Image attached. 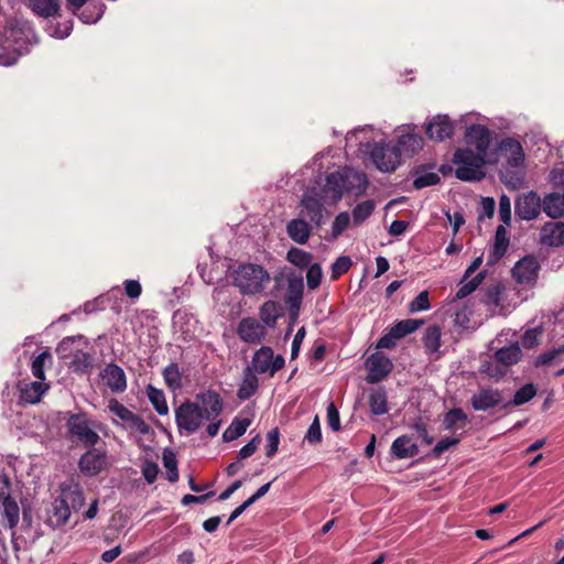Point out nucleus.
Masks as SVG:
<instances>
[{
  "label": "nucleus",
  "instance_id": "nucleus-1",
  "mask_svg": "<svg viewBox=\"0 0 564 564\" xmlns=\"http://www.w3.org/2000/svg\"><path fill=\"white\" fill-rule=\"evenodd\" d=\"M524 151L521 143L512 138L502 139L497 148V153L494 159L502 160V169L500 171L501 181L512 187H517L522 176L511 169L521 167L524 163Z\"/></svg>",
  "mask_w": 564,
  "mask_h": 564
},
{
  "label": "nucleus",
  "instance_id": "nucleus-2",
  "mask_svg": "<svg viewBox=\"0 0 564 564\" xmlns=\"http://www.w3.org/2000/svg\"><path fill=\"white\" fill-rule=\"evenodd\" d=\"M497 159H491L476 153L470 148H459L453 156L455 165V175L464 182L480 181L485 177V165L497 163Z\"/></svg>",
  "mask_w": 564,
  "mask_h": 564
},
{
  "label": "nucleus",
  "instance_id": "nucleus-3",
  "mask_svg": "<svg viewBox=\"0 0 564 564\" xmlns=\"http://www.w3.org/2000/svg\"><path fill=\"white\" fill-rule=\"evenodd\" d=\"M194 404L208 422L206 434L209 437L216 436L221 425L220 414L224 410V400L220 394L210 389L202 391L196 394Z\"/></svg>",
  "mask_w": 564,
  "mask_h": 564
},
{
  "label": "nucleus",
  "instance_id": "nucleus-4",
  "mask_svg": "<svg viewBox=\"0 0 564 564\" xmlns=\"http://www.w3.org/2000/svg\"><path fill=\"white\" fill-rule=\"evenodd\" d=\"M269 281V272L262 265L253 263L241 264L234 274L235 285L238 286L243 294H257L262 292Z\"/></svg>",
  "mask_w": 564,
  "mask_h": 564
},
{
  "label": "nucleus",
  "instance_id": "nucleus-5",
  "mask_svg": "<svg viewBox=\"0 0 564 564\" xmlns=\"http://www.w3.org/2000/svg\"><path fill=\"white\" fill-rule=\"evenodd\" d=\"M67 433L73 442L94 447L100 440L95 423L84 413L72 414L66 423Z\"/></svg>",
  "mask_w": 564,
  "mask_h": 564
},
{
  "label": "nucleus",
  "instance_id": "nucleus-6",
  "mask_svg": "<svg viewBox=\"0 0 564 564\" xmlns=\"http://www.w3.org/2000/svg\"><path fill=\"white\" fill-rule=\"evenodd\" d=\"M329 203L318 188H307L300 200L301 215L319 227L324 220L325 204Z\"/></svg>",
  "mask_w": 564,
  "mask_h": 564
},
{
  "label": "nucleus",
  "instance_id": "nucleus-7",
  "mask_svg": "<svg viewBox=\"0 0 564 564\" xmlns=\"http://www.w3.org/2000/svg\"><path fill=\"white\" fill-rule=\"evenodd\" d=\"M284 358L281 355L274 357L271 347L262 346L253 354L251 365L247 368H251V371L254 373L262 375L268 372L273 377L276 371L284 367Z\"/></svg>",
  "mask_w": 564,
  "mask_h": 564
},
{
  "label": "nucleus",
  "instance_id": "nucleus-8",
  "mask_svg": "<svg viewBox=\"0 0 564 564\" xmlns=\"http://www.w3.org/2000/svg\"><path fill=\"white\" fill-rule=\"evenodd\" d=\"M521 358L522 351L518 343L503 346L495 352V361L505 368L501 369L498 366L489 364L484 371L490 378L499 379L506 375L507 367L518 364Z\"/></svg>",
  "mask_w": 564,
  "mask_h": 564
},
{
  "label": "nucleus",
  "instance_id": "nucleus-9",
  "mask_svg": "<svg viewBox=\"0 0 564 564\" xmlns=\"http://www.w3.org/2000/svg\"><path fill=\"white\" fill-rule=\"evenodd\" d=\"M204 421L205 417L194 402L185 401L175 410V422L178 430L188 435L197 432Z\"/></svg>",
  "mask_w": 564,
  "mask_h": 564
},
{
  "label": "nucleus",
  "instance_id": "nucleus-10",
  "mask_svg": "<svg viewBox=\"0 0 564 564\" xmlns=\"http://www.w3.org/2000/svg\"><path fill=\"white\" fill-rule=\"evenodd\" d=\"M109 411L117 416L124 429H131L139 434L145 435L150 431V426L138 414L133 413L126 405L116 399H111L108 404Z\"/></svg>",
  "mask_w": 564,
  "mask_h": 564
},
{
  "label": "nucleus",
  "instance_id": "nucleus-11",
  "mask_svg": "<svg viewBox=\"0 0 564 564\" xmlns=\"http://www.w3.org/2000/svg\"><path fill=\"white\" fill-rule=\"evenodd\" d=\"M371 158L380 171L389 173L398 167L401 156L395 145L381 143L371 149Z\"/></svg>",
  "mask_w": 564,
  "mask_h": 564
},
{
  "label": "nucleus",
  "instance_id": "nucleus-12",
  "mask_svg": "<svg viewBox=\"0 0 564 564\" xmlns=\"http://www.w3.org/2000/svg\"><path fill=\"white\" fill-rule=\"evenodd\" d=\"M466 148L473 149L476 153L484 156L488 155V150L491 141L490 130L484 124H471L465 132Z\"/></svg>",
  "mask_w": 564,
  "mask_h": 564
},
{
  "label": "nucleus",
  "instance_id": "nucleus-13",
  "mask_svg": "<svg viewBox=\"0 0 564 564\" xmlns=\"http://www.w3.org/2000/svg\"><path fill=\"white\" fill-rule=\"evenodd\" d=\"M368 371L366 380L369 383H377L383 380L392 370V361L380 352L371 354L366 362Z\"/></svg>",
  "mask_w": 564,
  "mask_h": 564
},
{
  "label": "nucleus",
  "instance_id": "nucleus-14",
  "mask_svg": "<svg viewBox=\"0 0 564 564\" xmlns=\"http://www.w3.org/2000/svg\"><path fill=\"white\" fill-rule=\"evenodd\" d=\"M107 463L108 458L106 453L93 447L80 456L78 468L84 475L93 477L102 471Z\"/></svg>",
  "mask_w": 564,
  "mask_h": 564
},
{
  "label": "nucleus",
  "instance_id": "nucleus-15",
  "mask_svg": "<svg viewBox=\"0 0 564 564\" xmlns=\"http://www.w3.org/2000/svg\"><path fill=\"white\" fill-rule=\"evenodd\" d=\"M425 133L430 140L444 141L454 134V124L447 115H436L425 124Z\"/></svg>",
  "mask_w": 564,
  "mask_h": 564
},
{
  "label": "nucleus",
  "instance_id": "nucleus-16",
  "mask_svg": "<svg viewBox=\"0 0 564 564\" xmlns=\"http://www.w3.org/2000/svg\"><path fill=\"white\" fill-rule=\"evenodd\" d=\"M542 204L540 196L534 192L524 193L516 199L514 209L519 218L532 220L540 214Z\"/></svg>",
  "mask_w": 564,
  "mask_h": 564
},
{
  "label": "nucleus",
  "instance_id": "nucleus-17",
  "mask_svg": "<svg viewBox=\"0 0 564 564\" xmlns=\"http://www.w3.org/2000/svg\"><path fill=\"white\" fill-rule=\"evenodd\" d=\"M503 292L505 286L500 283L489 285L484 291L480 302L487 307L491 316H506L509 313V311L502 304Z\"/></svg>",
  "mask_w": 564,
  "mask_h": 564
},
{
  "label": "nucleus",
  "instance_id": "nucleus-18",
  "mask_svg": "<svg viewBox=\"0 0 564 564\" xmlns=\"http://www.w3.org/2000/svg\"><path fill=\"white\" fill-rule=\"evenodd\" d=\"M475 411H487L502 403V392L491 387H481L470 399Z\"/></svg>",
  "mask_w": 564,
  "mask_h": 564
},
{
  "label": "nucleus",
  "instance_id": "nucleus-19",
  "mask_svg": "<svg viewBox=\"0 0 564 564\" xmlns=\"http://www.w3.org/2000/svg\"><path fill=\"white\" fill-rule=\"evenodd\" d=\"M265 334V327L253 317L242 318L237 327L238 337L247 344L260 343Z\"/></svg>",
  "mask_w": 564,
  "mask_h": 564
},
{
  "label": "nucleus",
  "instance_id": "nucleus-20",
  "mask_svg": "<svg viewBox=\"0 0 564 564\" xmlns=\"http://www.w3.org/2000/svg\"><path fill=\"white\" fill-rule=\"evenodd\" d=\"M345 178V170L341 172L330 173L326 177L324 187L318 188L330 204L338 203L346 192Z\"/></svg>",
  "mask_w": 564,
  "mask_h": 564
},
{
  "label": "nucleus",
  "instance_id": "nucleus-21",
  "mask_svg": "<svg viewBox=\"0 0 564 564\" xmlns=\"http://www.w3.org/2000/svg\"><path fill=\"white\" fill-rule=\"evenodd\" d=\"M539 268L538 260L533 256H527L514 264L512 275L518 283H530L535 280Z\"/></svg>",
  "mask_w": 564,
  "mask_h": 564
},
{
  "label": "nucleus",
  "instance_id": "nucleus-22",
  "mask_svg": "<svg viewBox=\"0 0 564 564\" xmlns=\"http://www.w3.org/2000/svg\"><path fill=\"white\" fill-rule=\"evenodd\" d=\"M100 377L112 392H123L127 389L126 373L116 364H108L101 371Z\"/></svg>",
  "mask_w": 564,
  "mask_h": 564
},
{
  "label": "nucleus",
  "instance_id": "nucleus-23",
  "mask_svg": "<svg viewBox=\"0 0 564 564\" xmlns=\"http://www.w3.org/2000/svg\"><path fill=\"white\" fill-rule=\"evenodd\" d=\"M59 499L69 505L73 510H78L85 502L83 488L78 482L69 480L61 484Z\"/></svg>",
  "mask_w": 564,
  "mask_h": 564
},
{
  "label": "nucleus",
  "instance_id": "nucleus-24",
  "mask_svg": "<svg viewBox=\"0 0 564 564\" xmlns=\"http://www.w3.org/2000/svg\"><path fill=\"white\" fill-rule=\"evenodd\" d=\"M540 241L544 246L560 247L564 245V223H546L540 232Z\"/></svg>",
  "mask_w": 564,
  "mask_h": 564
},
{
  "label": "nucleus",
  "instance_id": "nucleus-25",
  "mask_svg": "<svg viewBox=\"0 0 564 564\" xmlns=\"http://www.w3.org/2000/svg\"><path fill=\"white\" fill-rule=\"evenodd\" d=\"M345 188L347 193L360 196L366 192L368 187V178L364 172L345 169Z\"/></svg>",
  "mask_w": 564,
  "mask_h": 564
},
{
  "label": "nucleus",
  "instance_id": "nucleus-26",
  "mask_svg": "<svg viewBox=\"0 0 564 564\" xmlns=\"http://www.w3.org/2000/svg\"><path fill=\"white\" fill-rule=\"evenodd\" d=\"M508 247L509 238L506 226L499 225L496 229L495 242L489 251L488 263L495 264L496 262H498L505 256Z\"/></svg>",
  "mask_w": 564,
  "mask_h": 564
},
{
  "label": "nucleus",
  "instance_id": "nucleus-27",
  "mask_svg": "<svg viewBox=\"0 0 564 564\" xmlns=\"http://www.w3.org/2000/svg\"><path fill=\"white\" fill-rule=\"evenodd\" d=\"M417 453V445L408 435H401L392 442L391 455L398 459L411 458Z\"/></svg>",
  "mask_w": 564,
  "mask_h": 564
},
{
  "label": "nucleus",
  "instance_id": "nucleus-28",
  "mask_svg": "<svg viewBox=\"0 0 564 564\" xmlns=\"http://www.w3.org/2000/svg\"><path fill=\"white\" fill-rule=\"evenodd\" d=\"M48 390V384L44 383L43 380H36L30 383H25L20 389V399L23 402L35 404L39 403Z\"/></svg>",
  "mask_w": 564,
  "mask_h": 564
},
{
  "label": "nucleus",
  "instance_id": "nucleus-29",
  "mask_svg": "<svg viewBox=\"0 0 564 564\" xmlns=\"http://www.w3.org/2000/svg\"><path fill=\"white\" fill-rule=\"evenodd\" d=\"M286 232L294 242L304 245L311 236V227L303 218H295L288 223Z\"/></svg>",
  "mask_w": 564,
  "mask_h": 564
},
{
  "label": "nucleus",
  "instance_id": "nucleus-30",
  "mask_svg": "<svg viewBox=\"0 0 564 564\" xmlns=\"http://www.w3.org/2000/svg\"><path fill=\"white\" fill-rule=\"evenodd\" d=\"M486 275H487L486 270L478 272L475 276H473V278L470 276L468 280H465L464 275H463L458 283L459 288L456 291V293L453 297V301L455 302V301L463 300V299L467 297L468 295H470L471 293H474L479 288V285L484 282Z\"/></svg>",
  "mask_w": 564,
  "mask_h": 564
},
{
  "label": "nucleus",
  "instance_id": "nucleus-31",
  "mask_svg": "<svg viewBox=\"0 0 564 564\" xmlns=\"http://www.w3.org/2000/svg\"><path fill=\"white\" fill-rule=\"evenodd\" d=\"M251 423L252 419L249 416L238 415L234 417L229 426L223 433V441L229 443L242 436Z\"/></svg>",
  "mask_w": 564,
  "mask_h": 564
},
{
  "label": "nucleus",
  "instance_id": "nucleus-32",
  "mask_svg": "<svg viewBox=\"0 0 564 564\" xmlns=\"http://www.w3.org/2000/svg\"><path fill=\"white\" fill-rule=\"evenodd\" d=\"M72 510L73 509L69 505L65 503L59 498L56 499L52 506V511L48 517V524L52 528L64 525L68 521Z\"/></svg>",
  "mask_w": 564,
  "mask_h": 564
},
{
  "label": "nucleus",
  "instance_id": "nucleus-33",
  "mask_svg": "<svg viewBox=\"0 0 564 564\" xmlns=\"http://www.w3.org/2000/svg\"><path fill=\"white\" fill-rule=\"evenodd\" d=\"M259 380L257 373L251 371V368H246L243 372L242 382L237 391V397L240 400L250 399L258 390Z\"/></svg>",
  "mask_w": 564,
  "mask_h": 564
},
{
  "label": "nucleus",
  "instance_id": "nucleus-34",
  "mask_svg": "<svg viewBox=\"0 0 564 564\" xmlns=\"http://www.w3.org/2000/svg\"><path fill=\"white\" fill-rule=\"evenodd\" d=\"M395 147L400 150V154L403 152L406 155H413L422 149L423 138L416 133H404L398 138Z\"/></svg>",
  "mask_w": 564,
  "mask_h": 564
},
{
  "label": "nucleus",
  "instance_id": "nucleus-35",
  "mask_svg": "<svg viewBox=\"0 0 564 564\" xmlns=\"http://www.w3.org/2000/svg\"><path fill=\"white\" fill-rule=\"evenodd\" d=\"M0 500L2 501L3 517L7 519L9 528L17 527L20 519V508L17 501L4 492H0Z\"/></svg>",
  "mask_w": 564,
  "mask_h": 564
},
{
  "label": "nucleus",
  "instance_id": "nucleus-36",
  "mask_svg": "<svg viewBox=\"0 0 564 564\" xmlns=\"http://www.w3.org/2000/svg\"><path fill=\"white\" fill-rule=\"evenodd\" d=\"M543 212L551 218H560L564 215V198L562 195L551 193L543 199Z\"/></svg>",
  "mask_w": 564,
  "mask_h": 564
},
{
  "label": "nucleus",
  "instance_id": "nucleus-37",
  "mask_svg": "<svg viewBox=\"0 0 564 564\" xmlns=\"http://www.w3.org/2000/svg\"><path fill=\"white\" fill-rule=\"evenodd\" d=\"M369 406L373 415L386 414L389 410L387 392L383 388L372 389L369 394Z\"/></svg>",
  "mask_w": 564,
  "mask_h": 564
},
{
  "label": "nucleus",
  "instance_id": "nucleus-38",
  "mask_svg": "<svg viewBox=\"0 0 564 564\" xmlns=\"http://www.w3.org/2000/svg\"><path fill=\"white\" fill-rule=\"evenodd\" d=\"M468 422L466 413L459 409L454 408L447 411L443 419L445 430L455 432L457 429H463Z\"/></svg>",
  "mask_w": 564,
  "mask_h": 564
},
{
  "label": "nucleus",
  "instance_id": "nucleus-39",
  "mask_svg": "<svg viewBox=\"0 0 564 564\" xmlns=\"http://www.w3.org/2000/svg\"><path fill=\"white\" fill-rule=\"evenodd\" d=\"M442 330L437 325L426 327L423 335V345L427 354L433 355L438 351L441 347Z\"/></svg>",
  "mask_w": 564,
  "mask_h": 564
},
{
  "label": "nucleus",
  "instance_id": "nucleus-40",
  "mask_svg": "<svg viewBox=\"0 0 564 564\" xmlns=\"http://www.w3.org/2000/svg\"><path fill=\"white\" fill-rule=\"evenodd\" d=\"M32 11L42 18L55 15L59 10L58 0H29Z\"/></svg>",
  "mask_w": 564,
  "mask_h": 564
},
{
  "label": "nucleus",
  "instance_id": "nucleus-41",
  "mask_svg": "<svg viewBox=\"0 0 564 564\" xmlns=\"http://www.w3.org/2000/svg\"><path fill=\"white\" fill-rule=\"evenodd\" d=\"M538 389L533 383H527L518 389L511 400L502 404V408L519 406L531 401L536 395Z\"/></svg>",
  "mask_w": 564,
  "mask_h": 564
},
{
  "label": "nucleus",
  "instance_id": "nucleus-42",
  "mask_svg": "<svg viewBox=\"0 0 564 564\" xmlns=\"http://www.w3.org/2000/svg\"><path fill=\"white\" fill-rule=\"evenodd\" d=\"M281 311L282 307L279 303L274 301H267L260 307L259 315L263 324L269 327H273L278 318L281 316Z\"/></svg>",
  "mask_w": 564,
  "mask_h": 564
},
{
  "label": "nucleus",
  "instance_id": "nucleus-43",
  "mask_svg": "<svg viewBox=\"0 0 564 564\" xmlns=\"http://www.w3.org/2000/svg\"><path fill=\"white\" fill-rule=\"evenodd\" d=\"M147 395L160 415H166L169 413V406L166 403L165 394L161 389H158L151 384L147 387Z\"/></svg>",
  "mask_w": 564,
  "mask_h": 564
},
{
  "label": "nucleus",
  "instance_id": "nucleus-44",
  "mask_svg": "<svg viewBox=\"0 0 564 564\" xmlns=\"http://www.w3.org/2000/svg\"><path fill=\"white\" fill-rule=\"evenodd\" d=\"M163 379L167 388L175 392L182 388V376L177 364H170L163 369Z\"/></svg>",
  "mask_w": 564,
  "mask_h": 564
},
{
  "label": "nucleus",
  "instance_id": "nucleus-45",
  "mask_svg": "<svg viewBox=\"0 0 564 564\" xmlns=\"http://www.w3.org/2000/svg\"><path fill=\"white\" fill-rule=\"evenodd\" d=\"M375 210V203L371 199L364 200L356 205L351 212L352 223L359 226L368 219Z\"/></svg>",
  "mask_w": 564,
  "mask_h": 564
},
{
  "label": "nucleus",
  "instance_id": "nucleus-46",
  "mask_svg": "<svg viewBox=\"0 0 564 564\" xmlns=\"http://www.w3.org/2000/svg\"><path fill=\"white\" fill-rule=\"evenodd\" d=\"M424 324L423 319H403L394 324L391 329L393 330L394 337H398L399 339L403 338L404 336L412 334L415 332L420 326Z\"/></svg>",
  "mask_w": 564,
  "mask_h": 564
},
{
  "label": "nucleus",
  "instance_id": "nucleus-47",
  "mask_svg": "<svg viewBox=\"0 0 564 564\" xmlns=\"http://www.w3.org/2000/svg\"><path fill=\"white\" fill-rule=\"evenodd\" d=\"M51 359H52L51 354L48 351H43V352L39 354L32 361V366H31L32 375L37 380H43V381L45 380V373H44L45 364L47 361H51Z\"/></svg>",
  "mask_w": 564,
  "mask_h": 564
},
{
  "label": "nucleus",
  "instance_id": "nucleus-48",
  "mask_svg": "<svg viewBox=\"0 0 564 564\" xmlns=\"http://www.w3.org/2000/svg\"><path fill=\"white\" fill-rule=\"evenodd\" d=\"M288 260L299 268H306L311 264L312 256L302 249L293 247L288 252Z\"/></svg>",
  "mask_w": 564,
  "mask_h": 564
},
{
  "label": "nucleus",
  "instance_id": "nucleus-49",
  "mask_svg": "<svg viewBox=\"0 0 564 564\" xmlns=\"http://www.w3.org/2000/svg\"><path fill=\"white\" fill-rule=\"evenodd\" d=\"M462 440V434L458 436H446L441 438L432 449L434 457H440L443 453L455 447Z\"/></svg>",
  "mask_w": 564,
  "mask_h": 564
},
{
  "label": "nucleus",
  "instance_id": "nucleus-50",
  "mask_svg": "<svg viewBox=\"0 0 564 564\" xmlns=\"http://www.w3.org/2000/svg\"><path fill=\"white\" fill-rule=\"evenodd\" d=\"M430 307V295L426 290L420 292L409 304L411 313L427 311Z\"/></svg>",
  "mask_w": 564,
  "mask_h": 564
},
{
  "label": "nucleus",
  "instance_id": "nucleus-51",
  "mask_svg": "<svg viewBox=\"0 0 564 564\" xmlns=\"http://www.w3.org/2000/svg\"><path fill=\"white\" fill-rule=\"evenodd\" d=\"M350 216L347 212L339 213L332 224V236L338 238L349 226Z\"/></svg>",
  "mask_w": 564,
  "mask_h": 564
},
{
  "label": "nucleus",
  "instance_id": "nucleus-52",
  "mask_svg": "<svg viewBox=\"0 0 564 564\" xmlns=\"http://www.w3.org/2000/svg\"><path fill=\"white\" fill-rule=\"evenodd\" d=\"M441 181V177L435 172H423L419 174L414 181L413 186L417 189L424 188L427 186H432L437 184Z\"/></svg>",
  "mask_w": 564,
  "mask_h": 564
},
{
  "label": "nucleus",
  "instance_id": "nucleus-53",
  "mask_svg": "<svg viewBox=\"0 0 564 564\" xmlns=\"http://www.w3.org/2000/svg\"><path fill=\"white\" fill-rule=\"evenodd\" d=\"M280 444V432L278 427L270 430L267 434L265 455L267 457H273Z\"/></svg>",
  "mask_w": 564,
  "mask_h": 564
},
{
  "label": "nucleus",
  "instance_id": "nucleus-54",
  "mask_svg": "<svg viewBox=\"0 0 564 564\" xmlns=\"http://www.w3.org/2000/svg\"><path fill=\"white\" fill-rule=\"evenodd\" d=\"M542 334L541 327L529 328L521 337V343L524 348L531 349L539 345V339Z\"/></svg>",
  "mask_w": 564,
  "mask_h": 564
},
{
  "label": "nucleus",
  "instance_id": "nucleus-55",
  "mask_svg": "<svg viewBox=\"0 0 564 564\" xmlns=\"http://www.w3.org/2000/svg\"><path fill=\"white\" fill-rule=\"evenodd\" d=\"M499 217L503 226H509L511 223V200L502 194L499 197Z\"/></svg>",
  "mask_w": 564,
  "mask_h": 564
},
{
  "label": "nucleus",
  "instance_id": "nucleus-56",
  "mask_svg": "<svg viewBox=\"0 0 564 564\" xmlns=\"http://www.w3.org/2000/svg\"><path fill=\"white\" fill-rule=\"evenodd\" d=\"M351 264L352 262L350 258L347 256H341L337 258L332 265V278L334 280L338 279L340 275H343L350 269Z\"/></svg>",
  "mask_w": 564,
  "mask_h": 564
},
{
  "label": "nucleus",
  "instance_id": "nucleus-57",
  "mask_svg": "<svg viewBox=\"0 0 564 564\" xmlns=\"http://www.w3.org/2000/svg\"><path fill=\"white\" fill-rule=\"evenodd\" d=\"M164 467L166 468V478L170 482H175L178 479L177 464L175 456L171 453L170 455L164 454L163 457Z\"/></svg>",
  "mask_w": 564,
  "mask_h": 564
},
{
  "label": "nucleus",
  "instance_id": "nucleus-58",
  "mask_svg": "<svg viewBox=\"0 0 564 564\" xmlns=\"http://www.w3.org/2000/svg\"><path fill=\"white\" fill-rule=\"evenodd\" d=\"M322 280V268L319 264L314 263L308 265V270L306 273V282L310 289H316L321 284Z\"/></svg>",
  "mask_w": 564,
  "mask_h": 564
},
{
  "label": "nucleus",
  "instance_id": "nucleus-59",
  "mask_svg": "<svg viewBox=\"0 0 564 564\" xmlns=\"http://www.w3.org/2000/svg\"><path fill=\"white\" fill-rule=\"evenodd\" d=\"M304 440L310 444H318L322 442V431L317 416H315L314 421L310 425Z\"/></svg>",
  "mask_w": 564,
  "mask_h": 564
},
{
  "label": "nucleus",
  "instance_id": "nucleus-60",
  "mask_svg": "<svg viewBox=\"0 0 564 564\" xmlns=\"http://www.w3.org/2000/svg\"><path fill=\"white\" fill-rule=\"evenodd\" d=\"M141 473L148 484H153L159 474V466L154 462L145 460L141 466Z\"/></svg>",
  "mask_w": 564,
  "mask_h": 564
},
{
  "label": "nucleus",
  "instance_id": "nucleus-61",
  "mask_svg": "<svg viewBox=\"0 0 564 564\" xmlns=\"http://www.w3.org/2000/svg\"><path fill=\"white\" fill-rule=\"evenodd\" d=\"M90 364V356L82 350H77L72 359V366L75 371L85 370Z\"/></svg>",
  "mask_w": 564,
  "mask_h": 564
},
{
  "label": "nucleus",
  "instance_id": "nucleus-62",
  "mask_svg": "<svg viewBox=\"0 0 564 564\" xmlns=\"http://www.w3.org/2000/svg\"><path fill=\"white\" fill-rule=\"evenodd\" d=\"M496 202L492 197H484L480 202V213L478 218H491L495 214Z\"/></svg>",
  "mask_w": 564,
  "mask_h": 564
},
{
  "label": "nucleus",
  "instance_id": "nucleus-63",
  "mask_svg": "<svg viewBox=\"0 0 564 564\" xmlns=\"http://www.w3.org/2000/svg\"><path fill=\"white\" fill-rule=\"evenodd\" d=\"M259 442H260V436L257 435L250 442H248L245 446H242L238 453V459L241 460V459H246V458L252 456L258 448Z\"/></svg>",
  "mask_w": 564,
  "mask_h": 564
},
{
  "label": "nucleus",
  "instance_id": "nucleus-64",
  "mask_svg": "<svg viewBox=\"0 0 564 564\" xmlns=\"http://www.w3.org/2000/svg\"><path fill=\"white\" fill-rule=\"evenodd\" d=\"M123 285L128 297L132 300L139 299L142 293V286L138 280H126Z\"/></svg>",
  "mask_w": 564,
  "mask_h": 564
}]
</instances>
